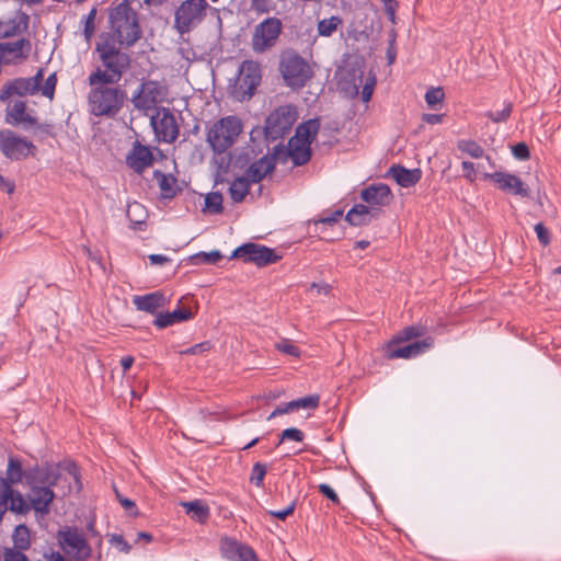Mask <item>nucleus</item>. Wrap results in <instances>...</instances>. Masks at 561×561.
<instances>
[{"label":"nucleus","mask_w":561,"mask_h":561,"mask_svg":"<svg viewBox=\"0 0 561 561\" xmlns=\"http://www.w3.org/2000/svg\"><path fill=\"white\" fill-rule=\"evenodd\" d=\"M95 51L102 65L89 75L92 77V82L102 80L118 83L130 67V55L123 51L111 35L100 38L95 45Z\"/></svg>","instance_id":"1"},{"label":"nucleus","mask_w":561,"mask_h":561,"mask_svg":"<svg viewBox=\"0 0 561 561\" xmlns=\"http://www.w3.org/2000/svg\"><path fill=\"white\" fill-rule=\"evenodd\" d=\"M90 91L88 93V105L90 112L95 116H115L123 107L126 93L112 81L96 80L88 77Z\"/></svg>","instance_id":"2"},{"label":"nucleus","mask_w":561,"mask_h":561,"mask_svg":"<svg viewBox=\"0 0 561 561\" xmlns=\"http://www.w3.org/2000/svg\"><path fill=\"white\" fill-rule=\"evenodd\" d=\"M110 26L114 41L121 46L131 47L141 37L137 13L128 3L122 2L110 11Z\"/></svg>","instance_id":"3"},{"label":"nucleus","mask_w":561,"mask_h":561,"mask_svg":"<svg viewBox=\"0 0 561 561\" xmlns=\"http://www.w3.org/2000/svg\"><path fill=\"white\" fill-rule=\"evenodd\" d=\"M64 471L78 482V470L73 462L46 463L44 466H34L25 470L24 480L26 485H42L51 488L59 481L66 480Z\"/></svg>","instance_id":"4"},{"label":"nucleus","mask_w":561,"mask_h":561,"mask_svg":"<svg viewBox=\"0 0 561 561\" xmlns=\"http://www.w3.org/2000/svg\"><path fill=\"white\" fill-rule=\"evenodd\" d=\"M242 129L243 124L238 116H225L209 127L206 140L215 152L224 153L237 141Z\"/></svg>","instance_id":"5"},{"label":"nucleus","mask_w":561,"mask_h":561,"mask_svg":"<svg viewBox=\"0 0 561 561\" xmlns=\"http://www.w3.org/2000/svg\"><path fill=\"white\" fill-rule=\"evenodd\" d=\"M210 9L206 0H184L174 12V28L185 34L197 27Z\"/></svg>","instance_id":"6"},{"label":"nucleus","mask_w":561,"mask_h":561,"mask_svg":"<svg viewBox=\"0 0 561 561\" xmlns=\"http://www.w3.org/2000/svg\"><path fill=\"white\" fill-rule=\"evenodd\" d=\"M261 68L254 60H244L232 87V96L238 101L249 100L261 82Z\"/></svg>","instance_id":"7"},{"label":"nucleus","mask_w":561,"mask_h":561,"mask_svg":"<svg viewBox=\"0 0 561 561\" xmlns=\"http://www.w3.org/2000/svg\"><path fill=\"white\" fill-rule=\"evenodd\" d=\"M298 118L295 106L287 104L273 111L265 121L264 131L267 139L276 140L287 134Z\"/></svg>","instance_id":"8"},{"label":"nucleus","mask_w":561,"mask_h":561,"mask_svg":"<svg viewBox=\"0 0 561 561\" xmlns=\"http://www.w3.org/2000/svg\"><path fill=\"white\" fill-rule=\"evenodd\" d=\"M283 23L278 18H266L255 25L251 47L254 53L261 54L275 46L282 33Z\"/></svg>","instance_id":"9"},{"label":"nucleus","mask_w":561,"mask_h":561,"mask_svg":"<svg viewBox=\"0 0 561 561\" xmlns=\"http://www.w3.org/2000/svg\"><path fill=\"white\" fill-rule=\"evenodd\" d=\"M57 540L62 551L71 559L83 561L90 557L91 548L79 529L65 527L58 530Z\"/></svg>","instance_id":"10"},{"label":"nucleus","mask_w":561,"mask_h":561,"mask_svg":"<svg viewBox=\"0 0 561 561\" xmlns=\"http://www.w3.org/2000/svg\"><path fill=\"white\" fill-rule=\"evenodd\" d=\"M280 72L284 81L290 88H302L312 76L309 64L296 54L283 57Z\"/></svg>","instance_id":"11"},{"label":"nucleus","mask_w":561,"mask_h":561,"mask_svg":"<svg viewBox=\"0 0 561 561\" xmlns=\"http://www.w3.org/2000/svg\"><path fill=\"white\" fill-rule=\"evenodd\" d=\"M43 81V70L30 78H15L7 81L0 91V101L8 102L14 96L34 95L39 91Z\"/></svg>","instance_id":"12"},{"label":"nucleus","mask_w":561,"mask_h":561,"mask_svg":"<svg viewBox=\"0 0 561 561\" xmlns=\"http://www.w3.org/2000/svg\"><path fill=\"white\" fill-rule=\"evenodd\" d=\"M35 146L32 141L16 135L10 129L0 130V151L11 160H21L33 154Z\"/></svg>","instance_id":"13"},{"label":"nucleus","mask_w":561,"mask_h":561,"mask_svg":"<svg viewBox=\"0 0 561 561\" xmlns=\"http://www.w3.org/2000/svg\"><path fill=\"white\" fill-rule=\"evenodd\" d=\"M165 95L164 88L157 81H144L139 90L134 93L131 102L134 106L141 111L157 110V105L163 101Z\"/></svg>","instance_id":"14"},{"label":"nucleus","mask_w":561,"mask_h":561,"mask_svg":"<svg viewBox=\"0 0 561 561\" xmlns=\"http://www.w3.org/2000/svg\"><path fill=\"white\" fill-rule=\"evenodd\" d=\"M231 257L241 259L245 263H254L257 266L275 263L279 259L273 249L256 243L242 244L232 252Z\"/></svg>","instance_id":"15"},{"label":"nucleus","mask_w":561,"mask_h":561,"mask_svg":"<svg viewBox=\"0 0 561 561\" xmlns=\"http://www.w3.org/2000/svg\"><path fill=\"white\" fill-rule=\"evenodd\" d=\"M150 124L160 141L173 142L179 136L176 119L169 108H157L150 117Z\"/></svg>","instance_id":"16"},{"label":"nucleus","mask_w":561,"mask_h":561,"mask_svg":"<svg viewBox=\"0 0 561 561\" xmlns=\"http://www.w3.org/2000/svg\"><path fill=\"white\" fill-rule=\"evenodd\" d=\"M5 108V122L12 126H22L27 129L37 125L35 112L30 110L22 100H10Z\"/></svg>","instance_id":"17"},{"label":"nucleus","mask_w":561,"mask_h":561,"mask_svg":"<svg viewBox=\"0 0 561 561\" xmlns=\"http://www.w3.org/2000/svg\"><path fill=\"white\" fill-rule=\"evenodd\" d=\"M26 513L28 506L23 495L11 488L8 482L0 483V520L7 511Z\"/></svg>","instance_id":"18"},{"label":"nucleus","mask_w":561,"mask_h":561,"mask_svg":"<svg viewBox=\"0 0 561 561\" xmlns=\"http://www.w3.org/2000/svg\"><path fill=\"white\" fill-rule=\"evenodd\" d=\"M483 178L493 181L497 185V187L504 192L512 193L514 195H519L522 197L529 196V188L526 187L523 181L514 174L494 172L484 173Z\"/></svg>","instance_id":"19"},{"label":"nucleus","mask_w":561,"mask_h":561,"mask_svg":"<svg viewBox=\"0 0 561 561\" xmlns=\"http://www.w3.org/2000/svg\"><path fill=\"white\" fill-rule=\"evenodd\" d=\"M397 343L398 342L392 341L388 345L387 357L389 359L416 357L417 355L430 350L434 344V340L432 337H426L422 341H416V342H413L411 344H408V345L401 346V347H397L396 346Z\"/></svg>","instance_id":"20"},{"label":"nucleus","mask_w":561,"mask_h":561,"mask_svg":"<svg viewBox=\"0 0 561 561\" xmlns=\"http://www.w3.org/2000/svg\"><path fill=\"white\" fill-rule=\"evenodd\" d=\"M220 548L222 554L231 561H256L253 549L234 539L224 538Z\"/></svg>","instance_id":"21"},{"label":"nucleus","mask_w":561,"mask_h":561,"mask_svg":"<svg viewBox=\"0 0 561 561\" xmlns=\"http://www.w3.org/2000/svg\"><path fill=\"white\" fill-rule=\"evenodd\" d=\"M30 488L28 501L32 508L42 515L50 511V503L55 499L51 488L42 485H27Z\"/></svg>","instance_id":"22"},{"label":"nucleus","mask_w":561,"mask_h":561,"mask_svg":"<svg viewBox=\"0 0 561 561\" xmlns=\"http://www.w3.org/2000/svg\"><path fill=\"white\" fill-rule=\"evenodd\" d=\"M360 197L366 204L371 206L370 208H376L390 204L392 194L388 185L378 183L363 190Z\"/></svg>","instance_id":"23"},{"label":"nucleus","mask_w":561,"mask_h":561,"mask_svg":"<svg viewBox=\"0 0 561 561\" xmlns=\"http://www.w3.org/2000/svg\"><path fill=\"white\" fill-rule=\"evenodd\" d=\"M152 162L153 156L149 147L138 141L134 144L130 152L126 157L127 165L139 174L142 173L145 169L149 168Z\"/></svg>","instance_id":"24"},{"label":"nucleus","mask_w":561,"mask_h":561,"mask_svg":"<svg viewBox=\"0 0 561 561\" xmlns=\"http://www.w3.org/2000/svg\"><path fill=\"white\" fill-rule=\"evenodd\" d=\"M133 304L138 310L153 314L165 306L167 299L162 293L154 291L144 296H134Z\"/></svg>","instance_id":"25"},{"label":"nucleus","mask_w":561,"mask_h":561,"mask_svg":"<svg viewBox=\"0 0 561 561\" xmlns=\"http://www.w3.org/2000/svg\"><path fill=\"white\" fill-rule=\"evenodd\" d=\"M275 168L274 157L264 156L257 161L253 162L247 170V176L253 182L262 181Z\"/></svg>","instance_id":"26"},{"label":"nucleus","mask_w":561,"mask_h":561,"mask_svg":"<svg viewBox=\"0 0 561 561\" xmlns=\"http://www.w3.org/2000/svg\"><path fill=\"white\" fill-rule=\"evenodd\" d=\"M378 215L377 208H369L366 205L358 204L348 210L345 219L353 226H363L369 224L371 218Z\"/></svg>","instance_id":"27"},{"label":"nucleus","mask_w":561,"mask_h":561,"mask_svg":"<svg viewBox=\"0 0 561 561\" xmlns=\"http://www.w3.org/2000/svg\"><path fill=\"white\" fill-rule=\"evenodd\" d=\"M320 128L319 119H309L296 128L294 139V144H306L311 146L313 140L316 139L318 131Z\"/></svg>","instance_id":"28"},{"label":"nucleus","mask_w":561,"mask_h":561,"mask_svg":"<svg viewBox=\"0 0 561 561\" xmlns=\"http://www.w3.org/2000/svg\"><path fill=\"white\" fill-rule=\"evenodd\" d=\"M193 318V312L188 308H178L172 312L160 313L153 323L159 329L168 328L178 322H184Z\"/></svg>","instance_id":"29"},{"label":"nucleus","mask_w":561,"mask_h":561,"mask_svg":"<svg viewBox=\"0 0 561 561\" xmlns=\"http://www.w3.org/2000/svg\"><path fill=\"white\" fill-rule=\"evenodd\" d=\"M28 16L25 13H18L15 18L1 22L0 37L7 38L21 34L27 28Z\"/></svg>","instance_id":"30"},{"label":"nucleus","mask_w":561,"mask_h":561,"mask_svg":"<svg viewBox=\"0 0 561 561\" xmlns=\"http://www.w3.org/2000/svg\"><path fill=\"white\" fill-rule=\"evenodd\" d=\"M421 170H409L403 167H392L391 175L396 182L402 187H410L416 184L421 179Z\"/></svg>","instance_id":"31"},{"label":"nucleus","mask_w":561,"mask_h":561,"mask_svg":"<svg viewBox=\"0 0 561 561\" xmlns=\"http://www.w3.org/2000/svg\"><path fill=\"white\" fill-rule=\"evenodd\" d=\"M288 156L295 165H304L311 158V148L306 144H294V139L290 138L288 142Z\"/></svg>","instance_id":"32"},{"label":"nucleus","mask_w":561,"mask_h":561,"mask_svg":"<svg viewBox=\"0 0 561 561\" xmlns=\"http://www.w3.org/2000/svg\"><path fill=\"white\" fill-rule=\"evenodd\" d=\"M153 178L158 182V186L161 191V195L164 198H172L176 195V179L172 175L164 174L163 172L156 170Z\"/></svg>","instance_id":"33"},{"label":"nucleus","mask_w":561,"mask_h":561,"mask_svg":"<svg viewBox=\"0 0 561 561\" xmlns=\"http://www.w3.org/2000/svg\"><path fill=\"white\" fill-rule=\"evenodd\" d=\"M182 506L185 508L186 514L199 523H205L209 517V507L201 500L183 502Z\"/></svg>","instance_id":"34"},{"label":"nucleus","mask_w":561,"mask_h":561,"mask_svg":"<svg viewBox=\"0 0 561 561\" xmlns=\"http://www.w3.org/2000/svg\"><path fill=\"white\" fill-rule=\"evenodd\" d=\"M253 183L247 175L236 179L230 187L229 194L234 203H240L248 195L250 185Z\"/></svg>","instance_id":"35"},{"label":"nucleus","mask_w":561,"mask_h":561,"mask_svg":"<svg viewBox=\"0 0 561 561\" xmlns=\"http://www.w3.org/2000/svg\"><path fill=\"white\" fill-rule=\"evenodd\" d=\"M343 25V20L339 15H332L329 19L318 21L317 31L319 36L330 37Z\"/></svg>","instance_id":"36"},{"label":"nucleus","mask_w":561,"mask_h":561,"mask_svg":"<svg viewBox=\"0 0 561 561\" xmlns=\"http://www.w3.org/2000/svg\"><path fill=\"white\" fill-rule=\"evenodd\" d=\"M24 473L25 470L23 471L20 461L14 458H10L7 469V478L1 482H8L9 484L19 483L24 479Z\"/></svg>","instance_id":"37"},{"label":"nucleus","mask_w":561,"mask_h":561,"mask_svg":"<svg viewBox=\"0 0 561 561\" xmlns=\"http://www.w3.org/2000/svg\"><path fill=\"white\" fill-rule=\"evenodd\" d=\"M457 148L473 159H480L484 156V149L474 140L460 139L457 142Z\"/></svg>","instance_id":"38"},{"label":"nucleus","mask_w":561,"mask_h":561,"mask_svg":"<svg viewBox=\"0 0 561 561\" xmlns=\"http://www.w3.org/2000/svg\"><path fill=\"white\" fill-rule=\"evenodd\" d=\"M12 539L14 542V547L20 550L28 549L31 545L30 530L24 525H19L15 527Z\"/></svg>","instance_id":"39"},{"label":"nucleus","mask_w":561,"mask_h":561,"mask_svg":"<svg viewBox=\"0 0 561 561\" xmlns=\"http://www.w3.org/2000/svg\"><path fill=\"white\" fill-rule=\"evenodd\" d=\"M126 215L134 225V228L144 225L147 217L142 206L137 202L128 205Z\"/></svg>","instance_id":"40"},{"label":"nucleus","mask_w":561,"mask_h":561,"mask_svg":"<svg viewBox=\"0 0 561 561\" xmlns=\"http://www.w3.org/2000/svg\"><path fill=\"white\" fill-rule=\"evenodd\" d=\"M425 332L426 330L422 325L407 327L399 332V334L393 339V342H407L424 335Z\"/></svg>","instance_id":"41"},{"label":"nucleus","mask_w":561,"mask_h":561,"mask_svg":"<svg viewBox=\"0 0 561 561\" xmlns=\"http://www.w3.org/2000/svg\"><path fill=\"white\" fill-rule=\"evenodd\" d=\"M205 207L213 214L222 213V195L219 192L209 193L205 197Z\"/></svg>","instance_id":"42"},{"label":"nucleus","mask_w":561,"mask_h":561,"mask_svg":"<svg viewBox=\"0 0 561 561\" xmlns=\"http://www.w3.org/2000/svg\"><path fill=\"white\" fill-rule=\"evenodd\" d=\"M513 105L510 102H505L501 111H488L484 115L494 123H504L508 119L512 114Z\"/></svg>","instance_id":"43"},{"label":"nucleus","mask_w":561,"mask_h":561,"mask_svg":"<svg viewBox=\"0 0 561 561\" xmlns=\"http://www.w3.org/2000/svg\"><path fill=\"white\" fill-rule=\"evenodd\" d=\"M445 93L443 88H431L425 93V102L428 107L435 110L437 105L442 104L444 101Z\"/></svg>","instance_id":"44"},{"label":"nucleus","mask_w":561,"mask_h":561,"mask_svg":"<svg viewBox=\"0 0 561 561\" xmlns=\"http://www.w3.org/2000/svg\"><path fill=\"white\" fill-rule=\"evenodd\" d=\"M295 411L305 409V410H314L319 407L320 397L318 394H311L304 398H299L297 400H293Z\"/></svg>","instance_id":"45"},{"label":"nucleus","mask_w":561,"mask_h":561,"mask_svg":"<svg viewBox=\"0 0 561 561\" xmlns=\"http://www.w3.org/2000/svg\"><path fill=\"white\" fill-rule=\"evenodd\" d=\"M275 0H251V9L257 14H268L276 10Z\"/></svg>","instance_id":"46"},{"label":"nucleus","mask_w":561,"mask_h":561,"mask_svg":"<svg viewBox=\"0 0 561 561\" xmlns=\"http://www.w3.org/2000/svg\"><path fill=\"white\" fill-rule=\"evenodd\" d=\"M305 438V434L302 431L296 427H289L284 430L279 435V442L277 443V446H279L285 440H294V442H302Z\"/></svg>","instance_id":"47"},{"label":"nucleus","mask_w":561,"mask_h":561,"mask_svg":"<svg viewBox=\"0 0 561 561\" xmlns=\"http://www.w3.org/2000/svg\"><path fill=\"white\" fill-rule=\"evenodd\" d=\"M266 474V465L255 462L252 467L250 482L256 486H262L264 477Z\"/></svg>","instance_id":"48"},{"label":"nucleus","mask_w":561,"mask_h":561,"mask_svg":"<svg viewBox=\"0 0 561 561\" xmlns=\"http://www.w3.org/2000/svg\"><path fill=\"white\" fill-rule=\"evenodd\" d=\"M95 16H96V9L93 8L88 13V15H85V18H84L83 35H84V38H85L87 42H89L91 39V37L93 36V34H94V31H95V25H94Z\"/></svg>","instance_id":"49"},{"label":"nucleus","mask_w":561,"mask_h":561,"mask_svg":"<svg viewBox=\"0 0 561 561\" xmlns=\"http://www.w3.org/2000/svg\"><path fill=\"white\" fill-rule=\"evenodd\" d=\"M275 348L280 353L287 354L289 356L298 357L300 355L298 346H296L291 341L286 339L277 342L275 344Z\"/></svg>","instance_id":"50"},{"label":"nucleus","mask_w":561,"mask_h":561,"mask_svg":"<svg viewBox=\"0 0 561 561\" xmlns=\"http://www.w3.org/2000/svg\"><path fill=\"white\" fill-rule=\"evenodd\" d=\"M56 84H57L56 73H51L45 80L44 85L43 87L41 85L39 90L42 91V94L44 96L51 100L54 98Z\"/></svg>","instance_id":"51"},{"label":"nucleus","mask_w":561,"mask_h":561,"mask_svg":"<svg viewBox=\"0 0 561 561\" xmlns=\"http://www.w3.org/2000/svg\"><path fill=\"white\" fill-rule=\"evenodd\" d=\"M197 259H202L203 263L216 264L222 259V254L219 251L201 252L196 255Z\"/></svg>","instance_id":"52"},{"label":"nucleus","mask_w":561,"mask_h":561,"mask_svg":"<svg viewBox=\"0 0 561 561\" xmlns=\"http://www.w3.org/2000/svg\"><path fill=\"white\" fill-rule=\"evenodd\" d=\"M3 561H28L27 557L20 549H7L3 553Z\"/></svg>","instance_id":"53"},{"label":"nucleus","mask_w":561,"mask_h":561,"mask_svg":"<svg viewBox=\"0 0 561 561\" xmlns=\"http://www.w3.org/2000/svg\"><path fill=\"white\" fill-rule=\"evenodd\" d=\"M535 232L537 234V238L539 242L542 245H548L551 241L550 232L549 230L543 226V224L539 222L535 226Z\"/></svg>","instance_id":"54"},{"label":"nucleus","mask_w":561,"mask_h":561,"mask_svg":"<svg viewBox=\"0 0 561 561\" xmlns=\"http://www.w3.org/2000/svg\"><path fill=\"white\" fill-rule=\"evenodd\" d=\"M462 167V174L463 178H466L470 183H473L477 178V168L473 162L470 161H463L461 163Z\"/></svg>","instance_id":"55"},{"label":"nucleus","mask_w":561,"mask_h":561,"mask_svg":"<svg viewBox=\"0 0 561 561\" xmlns=\"http://www.w3.org/2000/svg\"><path fill=\"white\" fill-rule=\"evenodd\" d=\"M210 350V343L208 341L195 344L184 351L181 354L186 355H199Z\"/></svg>","instance_id":"56"},{"label":"nucleus","mask_w":561,"mask_h":561,"mask_svg":"<svg viewBox=\"0 0 561 561\" xmlns=\"http://www.w3.org/2000/svg\"><path fill=\"white\" fill-rule=\"evenodd\" d=\"M375 84H376L375 78H367V80L363 87L362 93H360V98H362L363 102L367 103L370 101Z\"/></svg>","instance_id":"57"},{"label":"nucleus","mask_w":561,"mask_h":561,"mask_svg":"<svg viewBox=\"0 0 561 561\" xmlns=\"http://www.w3.org/2000/svg\"><path fill=\"white\" fill-rule=\"evenodd\" d=\"M296 508V502H291L286 508L282 511H268L267 513L280 520H285L288 516L293 515Z\"/></svg>","instance_id":"58"},{"label":"nucleus","mask_w":561,"mask_h":561,"mask_svg":"<svg viewBox=\"0 0 561 561\" xmlns=\"http://www.w3.org/2000/svg\"><path fill=\"white\" fill-rule=\"evenodd\" d=\"M318 490L323 496L331 500L334 504H336V505L340 504V499H339L337 494L329 484L321 483V484H319Z\"/></svg>","instance_id":"59"},{"label":"nucleus","mask_w":561,"mask_h":561,"mask_svg":"<svg viewBox=\"0 0 561 561\" xmlns=\"http://www.w3.org/2000/svg\"><path fill=\"white\" fill-rule=\"evenodd\" d=\"M385 12L390 20L391 23H396V11L399 7L398 2L396 0H382Z\"/></svg>","instance_id":"60"},{"label":"nucleus","mask_w":561,"mask_h":561,"mask_svg":"<svg viewBox=\"0 0 561 561\" xmlns=\"http://www.w3.org/2000/svg\"><path fill=\"white\" fill-rule=\"evenodd\" d=\"M513 154L519 160H527L530 156L529 149L525 142H518L513 147Z\"/></svg>","instance_id":"61"},{"label":"nucleus","mask_w":561,"mask_h":561,"mask_svg":"<svg viewBox=\"0 0 561 561\" xmlns=\"http://www.w3.org/2000/svg\"><path fill=\"white\" fill-rule=\"evenodd\" d=\"M295 411V408H294V402L290 401L288 403H284L282 405H278L267 417V420H272L274 417H276L277 415H282V414H286V413H290V412H294Z\"/></svg>","instance_id":"62"},{"label":"nucleus","mask_w":561,"mask_h":561,"mask_svg":"<svg viewBox=\"0 0 561 561\" xmlns=\"http://www.w3.org/2000/svg\"><path fill=\"white\" fill-rule=\"evenodd\" d=\"M343 215V211L342 210H335L333 211L330 216H327V217H321L317 224H323V225H332V224H335L340 220V218L342 217Z\"/></svg>","instance_id":"63"},{"label":"nucleus","mask_w":561,"mask_h":561,"mask_svg":"<svg viewBox=\"0 0 561 561\" xmlns=\"http://www.w3.org/2000/svg\"><path fill=\"white\" fill-rule=\"evenodd\" d=\"M148 260L152 265H163L171 262V259L163 254H150L148 255Z\"/></svg>","instance_id":"64"}]
</instances>
